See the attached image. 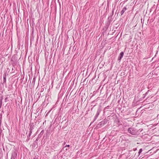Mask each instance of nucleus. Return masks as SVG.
<instances>
[{
    "label": "nucleus",
    "instance_id": "nucleus-1",
    "mask_svg": "<svg viewBox=\"0 0 159 159\" xmlns=\"http://www.w3.org/2000/svg\"><path fill=\"white\" fill-rule=\"evenodd\" d=\"M128 131L129 133L132 135H136L138 134V131L135 129L132 128H128Z\"/></svg>",
    "mask_w": 159,
    "mask_h": 159
},
{
    "label": "nucleus",
    "instance_id": "nucleus-2",
    "mask_svg": "<svg viewBox=\"0 0 159 159\" xmlns=\"http://www.w3.org/2000/svg\"><path fill=\"white\" fill-rule=\"evenodd\" d=\"M108 120L105 119L102 121L99 122L97 125V127L99 128L103 126L107 122Z\"/></svg>",
    "mask_w": 159,
    "mask_h": 159
},
{
    "label": "nucleus",
    "instance_id": "nucleus-3",
    "mask_svg": "<svg viewBox=\"0 0 159 159\" xmlns=\"http://www.w3.org/2000/svg\"><path fill=\"white\" fill-rule=\"evenodd\" d=\"M17 153L16 149H14L12 152L11 159H16L17 157Z\"/></svg>",
    "mask_w": 159,
    "mask_h": 159
},
{
    "label": "nucleus",
    "instance_id": "nucleus-4",
    "mask_svg": "<svg viewBox=\"0 0 159 159\" xmlns=\"http://www.w3.org/2000/svg\"><path fill=\"white\" fill-rule=\"evenodd\" d=\"M101 111L102 110L100 108H99L98 109L97 113L94 117V120L93 122H94L97 119Z\"/></svg>",
    "mask_w": 159,
    "mask_h": 159
},
{
    "label": "nucleus",
    "instance_id": "nucleus-5",
    "mask_svg": "<svg viewBox=\"0 0 159 159\" xmlns=\"http://www.w3.org/2000/svg\"><path fill=\"white\" fill-rule=\"evenodd\" d=\"M127 7L125 6L123 8L122 10L120 12V16H122L125 11L127 10Z\"/></svg>",
    "mask_w": 159,
    "mask_h": 159
},
{
    "label": "nucleus",
    "instance_id": "nucleus-6",
    "mask_svg": "<svg viewBox=\"0 0 159 159\" xmlns=\"http://www.w3.org/2000/svg\"><path fill=\"white\" fill-rule=\"evenodd\" d=\"M29 125L30 126V130L32 131L35 127L34 123H31Z\"/></svg>",
    "mask_w": 159,
    "mask_h": 159
},
{
    "label": "nucleus",
    "instance_id": "nucleus-7",
    "mask_svg": "<svg viewBox=\"0 0 159 159\" xmlns=\"http://www.w3.org/2000/svg\"><path fill=\"white\" fill-rule=\"evenodd\" d=\"M7 73H5L3 75V83H6V77H7Z\"/></svg>",
    "mask_w": 159,
    "mask_h": 159
},
{
    "label": "nucleus",
    "instance_id": "nucleus-8",
    "mask_svg": "<svg viewBox=\"0 0 159 159\" xmlns=\"http://www.w3.org/2000/svg\"><path fill=\"white\" fill-rule=\"evenodd\" d=\"M41 137V136H40V135H38L37 138L36 139V140L35 141V142L36 143V144H38L37 141L39 140L40 139Z\"/></svg>",
    "mask_w": 159,
    "mask_h": 159
},
{
    "label": "nucleus",
    "instance_id": "nucleus-9",
    "mask_svg": "<svg viewBox=\"0 0 159 159\" xmlns=\"http://www.w3.org/2000/svg\"><path fill=\"white\" fill-rule=\"evenodd\" d=\"M32 133V130H30L29 135L28 136V140H29L30 139L29 137L31 136Z\"/></svg>",
    "mask_w": 159,
    "mask_h": 159
},
{
    "label": "nucleus",
    "instance_id": "nucleus-10",
    "mask_svg": "<svg viewBox=\"0 0 159 159\" xmlns=\"http://www.w3.org/2000/svg\"><path fill=\"white\" fill-rule=\"evenodd\" d=\"M44 132V130H42L39 135L42 137V135H43Z\"/></svg>",
    "mask_w": 159,
    "mask_h": 159
},
{
    "label": "nucleus",
    "instance_id": "nucleus-11",
    "mask_svg": "<svg viewBox=\"0 0 159 159\" xmlns=\"http://www.w3.org/2000/svg\"><path fill=\"white\" fill-rule=\"evenodd\" d=\"M124 54V52H122L120 53V54L119 56L120 57L122 58Z\"/></svg>",
    "mask_w": 159,
    "mask_h": 159
},
{
    "label": "nucleus",
    "instance_id": "nucleus-12",
    "mask_svg": "<svg viewBox=\"0 0 159 159\" xmlns=\"http://www.w3.org/2000/svg\"><path fill=\"white\" fill-rule=\"evenodd\" d=\"M35 78H33V81H32V84L33 85V84L34 86V84H35Z\"/></svg>",
    "mask_w": 159,
    "mask_h": 159
},
{
    "label": "nucleus",
    "instance_id": "nucleus-13",
    "mask_svg": "<svg viewBox=\"0 0 159 159\" xmlns=\"http://www.w3.org/2000/svg\"><path fill=\"white\" fill-rule=\"evenodd\" d=\"M115 6H114V8L113 9V10H112V14H111V15H110V17H112V16H113V15L114 14V11L115 10Z\"/></svg>",
    "mask_w": 159,
    "mask_h": 159
},
{
    "label": "nucleus",
    "instance_id": "nucleus-14",
    "mask_svg": "<svg viewBox=\"0 0 159 159\" xmlns=\"http://www.w3.org/2000/svg\"><path fill=\"white\" fill-rule=\"evenodd\" d=\"M142 150H142V148H141V149H139V152H138L139 154H140L141 153V152L142 151Z\"/></svg>",
    "mask_w": 159,
    "mask_h": 159
},
{
    "label": "nucleus",
    "instance_id": "nucleus-15",
    "mask_svg": "<svg viewBox=\"0 0 159 159\" xmlns=\"http://www.w3.org/2000/svg\"><path fill=\"white\" fill-rule=\"evenodd\" d=\"M2 104V99H1L0 101V108L1 107Z\"/></svg>",
    "mask_w": 159,
    "mask_h": 159
},
{
    "label": "nucleus",
    "instance_id": "nucleus-16",
    "mask_svg": "<svg viewBox=\"0 0 159 159\" xmlns=\"http://www.w3.org/2000/svg\"><path fill=\"white\" fill-rule=\"evenodd\" d=\"M35 143H36L35 142L34 143H33V147H35Z\"/></svg>",
    "mask_w": 159,
    "mask_h": 159
},
{
    "label": "nucleus",
    "instance_id": "nucleus-17",
    "mask_svg": "<svg viewBox=\"0 0 159 159\" xmlns=\"http://www.w3.org/2000/svg\"><path fill=\"white\" fill-rule=\"evenodd\" d=\"M122 58V57H120L119 56V57H118V60L119 61H120L121 60V59Z\"/></svg>",
    "mask_w": 159,
    "mask_h": 159
},
{
    "label": "nucleus",
    "instance_id": "nucleus-18",
    "mask_svg": "<svg viewBox=\"0 0 159 159\" xmlns=\"http://www.w3.org/2000/svg\"><path fill=\"white\" fill-rule=\"evenodd\" d=\"M38 156H35L34 158L33 159H38Z\"/></svg>",
    "mask_w": 159,
    "mask_h": 159
},
{
    "label": "nucleus",
    "instance_id": "nucleus-19",
    "mask_svg": "<svg viewBox=\"0 0 159 159\" xmlns=\"http://www.w3.org/2000/svg\"><path fill=\"white\" fill-rule=\"evenodd\" d=\"M70 145H66L65 146V147H69Z\"/></svg>",
    "mask_w": 159,
    "mask_h": 159
},
{
    "label": "nucleus",
    "instance_id": "nucleus-20",
    "mask_svg": "<svg viewBox=\"0 0 159 159\" xmlns=\"http://www.w3.org/2000/svg\"><path fill=\"white\" fill-rule=\"evenodd\" d=\"M15 69V67H13L12 68V71H13ZM12 72H13V71H12Z\"/></svg>",
    "mask_w": 159,
    "mask_h": 159
},
{
    "label": "nucleus",
    "instance_id": "nucleus-21",
    "mask_svg": "<svg viewBox=\"0 0 159 159\" xmlns=\"http://www.w3.org/2000/svg\"><path fill=\"white\" fill-rule=\"evenodd\" d=\"M147 94V93H146L145 94V95L143 97V98H144L145 97V95H146V94Z\"/></svg>",
    "mask_w": 159,
    "mask_h": 159
},
{
    "label": "nucleus",
    "instance_id": "nucleus-22",
    "mask_svg": "<svg viewBox=\"0 0 159 159\" xmlns=\"http://www.w3.org/2000/svg\"><path fill=\"white\" fill-rule=\"evenodd\" d=\"M96 77V76H95L94 77H93V78H92V80H93V79H94V78H95Z\"/></svg>",
    "mask_w": 159,
    "mask_h": 159
},
{
    "label": "nucleus",
    "instance_id": "nucleus-23",
    "mask_svg": "<svg viewBox=\"0 0 159 159\" xmlns=\"http://www.w3.org/2000/svg\"><path fill=\"white\" fill-rule=\"evenodd\" d=\"M5 100H7V98H6Z\"/></svg>",
    "mask_w": 159,
    "mask_h": 159
},
{
    "label": "nucleus",
    "instance_id": "nucleus-24",
    "mask_svg": "<svg viewBox=\"0 0 159 159\" xmlns=\"http://www.w3.org/2000/svg\"><path fill=\"white\" fill-rule=\"evenodd\" d=\"M107 107L108 108H109V106H108Z\"/></svg>",
    "mask_w": 159,
    "mask_h": 159
},
{
    "label": "nucleus",
    "instance_id": "nucleus-25",
    "mask_svg": "<svg viewBox=\"0 0 159 159\" xmlns=\"http://www.w3.org/2000/svg\"><path fill=\"white\" fill-rule=\"evenodd\" d=\"M136 150V149H135V150Z\"/></svg>",
    "mask_w": 159,
    "mask_h": 159
}]
</instances>
